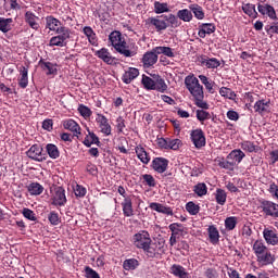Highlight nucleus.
I'll return each mask as SVG.
<instances>
[{"instance_id": "1", "label": "nucleus", "mask_w": 278, "mask_h": 278, "mask_svg": "<svg viewBox=\"0 0 278 278\" xmlns=\"http://www.w3.org/2000/svg\"><path fill=\"white\" fill-rule=\"evenodd\" d=\"M185 86L187 90H189L191 97H193L197 108H201L202 110H210V104L203 101L205 94L203 92L201 83H199V78H197L194 75L186 76Z\"/></svg>"}, {"instance_id": "2", "label": "nucleus", "mask_w": 278, "mask_h": 278, "mask_svg": "<svg viewBox=\"0 0 278 278\" xmlns=\"http://www.w3.org/2000/svg\"><path fill=\"white\" fill-rule=\"evenodd\" d=\"M109 40L115 51L121 53V55H124V58H134V55L138 53V49L135 47L131 48V46H127V41H125L123 34H121L118 30L112 31L109 35Z\"/></svg>"}, {"instance_id": "3", "label": "nucleus", "mask_w": 278, "mask_h": 278, "mask_svg": "<svg viewBox=\"0 0 278 278\" xmlns=\"http://www.w3.org/2000/svg\"><path fill=\"white\" fill-rule=\"evenodd\" d=\"M50 201L54 207H64L67 203L66 190L62 187H53L50 189Z\"/></svg>"}, {"instance_id": "4", "label": "nucleus", "mask_w": 278, "mask_h": 278, "mask_svg": "<svg viewBox=\"0 0 278 278\" xmlns=\"http://www.w3.org/2000/svg\"><path fill=\"white\" fill-rule=\"evenodd\" d=\"M58 36L50 39V47H66V40L71 38V29L62 26Z\"/></svg>"}, {"instance_id": "5", "label": "nucleus", "mask_w": 278, "mask_h": 278, "mask_svg": "<svg viewBox=\"0 0 278 278\" xmlns=\"http://www.w3.org/2000/svg\"><path fill=\"white\" fill-rule=\"evenodd\" d=\"M253 250L255 255L257 256L258 262L263 264H271L273 263V255L268 252V248L264 244H254Z\"/></svg>"}, {"instance_id": "6", "label": "nucleus", "mask_w": 278, "mask_h": 278, "mask_svg": "<svg viewBox=\"0 0 278 278\" xmlns=\"http://www.w3.org/2000/svg\"><path fill=\"white\" fill-rule=\"evenodd\" d=\"M26 155L35 162H45V160H47V153H45L40 144H33L26 152Z\"/></svg>"}, {"instance_id": "7", "label": "nucleus", "mask_w": 278, "mask_h": 278, "mask_svg": "<svg viewBox=\"0 0 278 278\" xmlns=\"http://www.w3.org/2000/svg\"><path fill=\"white\" fill-rule=\"evenodd\" d=\"M146 25H149V27H153L156 31H164L168 29V23L164 18V15L149 17L146 21Z\"/></svg>"}, {"instance_id": "8", "label": "nucleus", "mask_w": 278, "mask_h": 278, "mask_svg": "<svg viewBox=\"0 0 278 278\" xmlns=\"http://www.w3.org/2000/svg\"><path fill=\"white\" fill-rule=\"evenodd\" d=\"M260 208L262 210L263 214L266 216H271V218H278V204L268 201V200H262L260 204Z\"/></svg>"}, {"instance_id": "9", "label": "nucleus", "mask_w": 278, "mask_h": 278, "mask_svg": "<svg viewBox=\"0 0 278 278\" xmlns=\"http://www.w3.org/2000/svg\"><path fill=\"white\" fill-rule=\"evenodd\" d=\"M190 136L195 149H202V147H205V135L202 129L192 130Z\"/></svg>"}, {"instance_id": "10", "label": "nucleus", "mask_w": 278, "mask_h": 278, "mask_svg": "<svg viewBox=\"0 0 278 278\" xmlns=\"http://www.w3.org/2000/svg\"><path fill=\"white\" fill-rule=\"evenodd\" d=\"M96 121L99 125L101 134H104V136L112 135V126L110 125L108 117H105L104 115L98 114Z\"/></svg>"}, {"instance_id": "11", "label": "nucleus", "mask_w": 278, "mask_h": 278, "mask_svg": "<svg viewBox=\"0 0 278 278\" xmlns=\"http://www.w3.org/2000/svg\"><path fill=\"white\" fill-rule=\"evenodd\" d=\"M254 111L260 114L261 116H264V114H269L270 112V100H257L254 103Z\"/></svg>"}, {"instance_id": "12", "label": "nucleus", "mask_w": 278, "mask_h": 278, "mask_svg": "<svg viewBox=\"0 0 278 278\" xmlns=\"http://www.w3.org/2000/svg\"><path fill=\"white\" fill-rule=\"evenodd\" d=\"M257 10L263 16H268L269 18H271V21H276L277 12L275 11V8L273 5L267 3L258 4Z\"/></svg>"}, {"instance_id": "13", "label": "nucleus", "mask_w": 278, "mask_h": 278, "mask_svg": "<svg viewBox=\"0 0 278 278\" xmlns=\"http://www.w3.org/2000/svg\"><path fill=\"white\" fill-rule=\"evenodd\" d=\"M263 238L265 239L267 244H278L277 229L270 227L264 228Z\"/></svg>"}, {"instance_id": "14", "label": "nucleus", "mask_w": 278, "mask_h": 278, "mask_svg": "<svg viewBox=\"0 0 278 278\" xmlns=\"http://www.w3.org/2000/svg\"><path fill=\"white\" fill-rule=\"evenodd\" d=\"M60 20L55 18L53 15H48L46 17V29L50 31H55V34L60 33L63 26Z\"/></svg>"}, {"instance_id": "15", "label": "nucleus", "mask_w": 278, "mask_h": 278, "mask_svg": "<svg viewBox=\"0 0 278 278\" xmlns=\"http://www.w3.org/2000/svg\"><path fill=\"white\" fill-rule=\"evenodd\" d=\"M142 64L144 68H151L154 64H157V53L155 50L146 52L142 56Z\"/></svg>"}, {"instance_id": "16", "label": "nucleus", "mask_w": 278, "mask_h": 278, "mask_svg": "<svg viewBox=\"0 0 278 278\" xmlns=\"http://www.w3.org/2000/svg\"><path fill=\"white\" fill-rule=\"evenodd\" d=\"M132 242L137 244H151V235L147 230H141L134 235Z\"/></svg>"}, {"instance_id": "17", "label": "nucleus", "mask_w": 278, "mask_h": 278, "mask_svg": "<svg viewBox=\"0 0 278 278\" xmlns=\"http://www.w3.org/2000/svg\"><path fill=\"white\" fill-rule=\"evenodd\" d=\"M169 230L172 231L170 243L175 244L179 236L184 233V225L174 223L169 225Z\"/></svg>"}, {"instance_id": "18", "label": "nucleus", "mask_w": 278, "mask_h": 278, "mask_svg": "<svg viewBox=\"0 0 278 278\" xmlns=\"http://www.w3.org/2000/svg\"><path fill=\"white\" fill-rule=\"evenodd\" d=\"M152 168L156 173H166V168H168V160L163 157H156L152 162Z\"/></svg>"}, {"instance_id": "19", "label": "nucleus", "mask_w": 278, "mask_h": 278, "mask_svg": "<svg viewBox=\"0 0 278 278\" xmlns=\"http://www.w3.org/2000/svg\"><path fill=\"white\" fill-rule=\"evenodd\" d=\"M24 18L31 29H35V31L40 29V24H38V16H36V14H34L31 11H27L24 15Z\"/></svg>"}, {"instance_id": "20", "label": "nucleus", "mask_w": 278, "mask_h": 278, "mask_svg": "<svg viewBox=\"0 0 278 278\" xmlns=\"http://www.w3.org/2000/svg\"><path fill=\"white\" fill-rule=\"evenodd\" d=\"M97 58L102 60L105 64H114V56H112V53H110V50L108 48H102L96 52Z\"/></svg>"}, {"instance_id": "21", "label": "nucleus", "mask_w": 278, "mask_h": 278, "mask_svg": "<svg viewBox=\"0 0 278 278\" xmlns=\"http://www.w3.org/2000/svg\"><path fill=\"white\" fill-rule=\"evenodd\" d=\"M243 157H247V154L240 149H235L227 155V160H230L235 166H238Z\"/></svg>"}, {"instance_id": "22", "label": "nucleus", "mask_w": 278, "mask_h": 278, "mask_svg": "<svg viewBox=\"0 0 278 278\" xmlns=\"http://www.w3.org/2000/svg\"><path fill=\"white\" fill-rule=\"evenodd\" d=\"M149 207L154 212H159V214H166V216H173V208L168 206H164V204H160L157 202H151L149 204Z\"/></svg>"}, {"instance_id": "23", "label": "nucleus", "mask_w": 278, "mask_h": 278, "mask_svg": "<svg viewBox=\"0 0 278 278\" xmlns=\"http://www.w3.org/2000/svg\"><path fill=\"white\" fill-rule=\"evenodd\" d=\"M170 274L174 275V277L178 278H192L188 271H186V268L181 265L174 264L170 269Z\"/></svg>"}, {"instance_id": "24", "label": "nucleus", "mask_w": 278, "mask_h": 278, "mask_svg": "<svg viewBox=\"0 0 278 278\" xmlns=\"http://www.w3.org/2000/svg\"><path fill=\"white\" fill-rule=\"evenodd\" d=\"M64 129H68V131H72L74 136H79L81 134V127H79V124L75 122V119H66L63 122Z\"/></svg>"}, {"instance_id": "25", "label": "nucleus", "mask_w": 278, "mask_h": 278, "mask_svg": "<svg viewBox=\"0 0 278 278\" xmlns=\"http://www.w3.org/2000/svg\"><path fill=\"white\" fill-rule=\"evenodd\" d=\"M29 70L25 66L20 67V78H18V86L20 88H27L29 85V77H28Z\"/></svg>"}, {"instance_id": "26", "label": "nucleus", "mask_w": 278, "mask_h": 278, "mask_svg": "<svg viewBox=\"0 0 278 278\" xmlns=\"http://www.w3.org/2000/svg\"><path fill=\"white\" fill-rule=\"evenodd\" d=\"M140 75V72L136 67H129L128 71H126L122 77L124 84H131L136 77Z\"/></svg>"}, {"instance_id": "27", "label": "nucleus", "mask_w": 278, "mask_h": 278, "mask_svg": "<svg viewBox=\"0 0 278 278\" xmlns=\"http://www.w3.org/2000/svg\"><path fill=\"white\" fill-rule=\"evenodd\" d=\"M12 27H14V20H12V17H0V31H2V34L12 31Z\"/></svg>"}, {"instance_id": "28", "label": "nucleus", "mask_w": 278, "mask_h": 278, "mask_svg": "<svg viewBox=\"0 0 278 278\" xmlns=\"http://www.w3.org/2000/svg\"><path fill=\"white\" fill-rule=\"evenodd\" d=\"M135 153H136L138 160H140V162H142V164H149V162H151V157H149L147 150H144V148L142 146H137L135 148Z\"/></svg>"}, {"instance_id": "29", "label": "nucleus", "mask_w": 278, "mask_h": 278, "mask_svg": "<svg viewBox=\"0 0 278 278\" xmlns=\"http://www.w3.org/2000/svg\"><path fill=\"white\" fill-rule=\"evenodd\" d=\"M122 208L123 214L127 218H130V216H134V204L131 203V200L129 198H125L122 202Z\"/></svg>"}, {"instance_id": "30", "label": "nucleus", "mask_w": 278, "mask_h": 278, "mask_svg": "<svg viewBox=\"0 0 278 278\" xmlns=\"http://www.w3.org/2000/svg\"><path fill=\"white\" fill-rule=\"evenodd\" d=\"M154 51L155 53H157V55H166V58H175V55H177V52H175V49L170 47L160 46L154 48Z\"/></svg>"}, {"instance_id": "31", "label": "nucleus", "mask_w": 278, "mask_h": 278, "mask_svg": "<svg viewBox=\"0 0 278 278\" xmlns=\"http://www.w3.org/2000/svg\"><path fill=\"white\" fill-rule=\"evenodd\" d=\"M27 190L31 197H38L45 192V187L39 182H30L27 187Z\"/></svg>"}, {"instance_id": "32", "label": "nucleus", "mask_w": 278, "mask_h": 278, "mask_svg": "<svg viewBox=\"0 0 278 278\" xmlns=\"http://www.w3.org/2000/svg\"><path fill=\"white\" fill-rule=\"evenodd\" d=\"M189 10L198 18V21H203V18H205V11H203V7L193 3L189 5Z\"/></svg>"}, {"instance_id": "33", "label": "nucleus", "mask_w": 278, "mask_h": 278, "mask_svg": "<svg viewBox=\"0 0 278 278\" xmlns=\"http://www.w3.org/2000/svg\"><path fill=\"white\" fill-rule=\"evenodd\" d=\"M85 147H92V144H97V147H101V141L99 137L94 132H90L86 136L84 140Z\"/></svg>"}, {"instance_id": "34", "label": "nucleus", "mask_w": 278, "mask_h": 278, "mask_svg": "<svg viewBox=\"0 0 278 278\" xmlns=\"http://www.w3.org/2000/svg\"><path fill=\"white\" fill-rule=\"evenodd\" d=\"M201 64L206 68H218V66H220V61L216 58H203Z\"/></svg>"}, {"instance_id": "35", "label": "nucleus", "mask_w": 278, "mask_h": 278, "mask_svg": "<svg viewBox=\"0 0 278 278\" xmlns=\"http://www.w3.org/2000/svg\"><path fill=\"white\" fill-rule=\"evenodd\" d=\"M177 18H179V21H182L184 23H190V21H192L193 18L192 11L190 9L179 10L177 12Z\"/></svg>"}, {"instance_id": "36", "label": "nucleus", "mask_w": 278, "mask_h": 278, "mask_svg": "<svg viewBox=\"0 0 278 278\" xmlns=\"http://www.w3.org/2000/svg\"><path fill=\"white\" fill-rule=\"evenodd\" d=\"M156 245H151V244H140L137 245L138 249H142L143 253H146V255H148L149 257H155V255H157V249H155Z\"/></svg>"}, {"instance_id": "37", "label": "nucleus", "mask_w": 278, "mask_h": 278, "mask_svg": "<svg viewBox=\"0 0 278 278\" xmlns=\"http://www.w3.org/2000/svg\"><path fill=\"white\" fill-rule=\"evenodd\" d=\"M154 90L157 92H166V90H168V85H166V81L162 77L156 76L154 80Z\"/></svg>"}, {"instance_id": "38", "label": "nucleus", "mask_w": 278, "mask_h": 278, "mask_svg": "<svg viewBox=\"0 0 278 278\" xmlns=\"http://www.w3.org/2000/svg\"><path fill=\"white\" fill-rule=\"evenodd\" d=\"M46 151H47L49 157H51V160H58V157H60V150L58 149V146H55V144L48 143L46 146Z\"/></svg>"}, {"instance_id": "39", "label": "nucleus", "mask_w": 278, "mask_h": 278, "mask_svg": "<svg viewBox=\"0 0 278 278\" xmlns=\"http://www.w3.org/2000/svg\"><path fill=\"white\" fill-rule=\"evenodd\" d=\"M83 31H84L85 36H87L88 41L90 42V45H97V34L94 33L92 27L85 26L83 28Z\"/></svg>"}, {"instance_id": "40", "label": "nucleus", "mask_w": 278, "mask_h": 278, "mask_svg": "<svg viewBox=\"0 0 278 278\" xmlns=\"http://www.w3.org/2000/svg\"><path fill=\"white\" fill-rule=\"evenodd\" d=\"M163 18H165V22L167 25H170L173 28L179 27L181 25V22H179V17L175 14H168V15H163Z\"/></svg>"}, {"instance_id": "41", "label": "nucleus", "mask_w": 278, "mask_h": 278, "mask_svg": "<svg viewBox=\"0 0 278 278\" xmlns=\"http://www.w3.org/2000/svg\"><path fill=\"white\" fill-rule=\"evenodd\" d=\"M138 266H140V262H138L136 258H128L123 263L124 270H136Z\"/></svg>"}, {"instance_id": "42", "label": "nucleus", "mask_w": 278, "mask_h": 278, "mask_svg": "<svg viewBox=\"0 0 278 278\" xmlns=\"http://www.w3.org/2000/svg\"><path fill=\"white\" fill-rule=\"evenodd\" d=\"M154 12L155 14H164L166 12H170V9L168 8V3L166 2H154Z\"/></svg>"}, {"instance_id": "43", "label": "nucleus", "mask_w": 278, "mask_h": 278, "mask_svg": "<svg viewBox=\"0 0 278 278\" xmlns=\"http://www.w3.org/2000/svg\"><path fill=\"white\" fill-rule=\"evenodd\" d=\"M41 68L46 72V75H55L58 73V65L51 62L41 63Z\"/></svg>"}, {"instance_id": "44", "label": "nucleus", "mask_w": 278, "mask_h": 278, "mask_svg": "<svg viewBox=\"0 0 278 278\" xmlns=\"http://www.w3.org/2000/svg\"><path fill=\"white\" fill-rule=\"evenodd\" d=\"M141 84L146 90H155V80L147 75L142 76Z\"/></svg>"}, {"instance_id": "45", "label": "nucleus", "mask_w": 278, "mask_h": 278, "mask_svg": "<svg viewBox=\"0 0 278 278\" xmlns=\"http://www.w3.org/2000/svg\"><path fill=\"white\" fill-rule=\"evenodd\" d=\"M241 149L242 151H247L248 153H257V146L253 143L252 141H242L241 142Z\"/></svg>"}, {"instance_id": "46", "label": "nucleus", "mask_w": 278, "mask_h": 278, "mask_svg": "<svg viewBox=\"0 0 278 278\" xmlns=\"http://www.w3.org/2000/svg\"><path fill=\"white\" fill-rule=\"evenodd\" d=\"M193 192H195L198 197H205V194H207V185H205V182H199L193 187Z\"/></svg>"}, {"instance_id": "47", "label": "nucleus", "mask_w": 278, "mask_h": 278, "mask_svg": "<svg viewBox=\"0 0 278 278\" xmlns=\"http://www.w3.org/2000/svg\"><path fill=\"white\" fill-rule=\"evenodd\" d=\"M216 203L218 205H225L227 203V192L223 189H217L215 193Z\"/></svg>"}, {"instance_id": "48", "label": "nucleus", "mask_w": 278, "mask_h": 278, "mask_svg": "<svg viewBox=\"0 0 278 278\" xmlns=\"http://www.w3.org/2000/svg\"><path fill=\"white\" fill-rule=\"evenodd\" d=\"M242 10L244 14H247L248 16H252V18H255V16H257L255 4H251V3L243 4Z\"/></svg>"}, {"instance_id": "49", "label": "nucleus", "mask_w": 278, "mask_h": 278, "mask_svg": "<svg viewBox=\"0 0 278 278\" xmlns=\"http://www.w3.org/2000/svg\"><path fill=\"white\" fill-rule=\"evenodd\" d=\"M219 94L220 97H224L225 99H230L231 101L236 99V92H233V90L227 87H222L219 89Z\"/></svg>"}, {"instance_id": "50", "label": "nucleus", "mask_w": 278, "mask_h": 278, "mask_svg": "<svg viewBox=\"0 0 278 278\" xmlns=\"http://www.w3.org/2000/svg\"><path fill=\"white\" fill-rule=\"evenodd\" d=\"M208 238L213 243L218 242V238H220V235L218 232V229L215 226L208 227Z\"/></svg>"}, {"instance_id": "51", "label": "nucleus", "mask_w": 278, "mask_h": 278, "mask_svg": "<svg viewBox=\"0 0 278 278\" xmlns=\"http://www.w3.org/2000/svg\"><path fill=\"white\" fill-rule=\"evenodd\" d=\"M236 225H238V218L228 217L225 219V227L228 231H233V229H236Z\"/></svg>"}, {"instance_id": "52", "label": "nucleus", "mask_w": 278, "mask_h": 278, "mask_svg": "<svg viewBox=\"0 0 278 278\" xmlns=\"http://www.w3.org/2000/svg\"><path fill=\"white\" fill-rule=\"evenodd\" d=\"M187 212L191 214V216H197V214L200 212L201 207L199 205L194 204V202H188L186 205Z\"/></svg>"}, {"instance_id": "53", "label": "nucleus", "mask_w": 278, "mask_h": 278, "mask_svg": "<svg viewBox=\"0 0 278 278\" xmlns=\"http://www.w3.org/2000/svg\"><path fill=\"white\" fill-rule=\"evenodd\" d=\"M197 118H198V121L203 123V121H210V118H212V115L207 111L198 110L197 111Z\"/></svg>"}, {"instance_id": "54", "label": "nucleus", "mask_w": 278, "mask_h": 278, "mask_svg": "<svg viewBox=\"0 0 278 278\" xmlns=\"http://www.w3.org/2000/svg\"><path fill=\"white\" fill-rule=\"evenodd\" d=\"M179 147H181V140L168 139L167 149H172V151H178Z\"/></svg>"}, {"instance_id": "55", "label": "nucleus", "mask_w": 278, "mask_h": 278, "mask_svg": "<svg viewBox=\"0 0 278 278\" xmlns=\"http://www.w3.org/2000/svg\"><path fill=\"white\" fill-rule=\"evenodd\" d=\"M78 112L81 116H84V118H90V116H92V111H90L88 106L83 104L78 106Z\"/></svg>"}, {"instance_id": "56", "label": "nucleus", "mask_w": 278, "mask_h": 278, "mask_svg": "<svg viewBox=\"0 0 278 278\" xmlns=\"http://www.w3.org/2000/svg\"><path fill=\"white\" fill-rule=\"evenodd\" d=\"M22 214L24 218H27L28 220H33V222L37 220L36 213H34V211L29 208H23Z\"/></svg>"}, {"instance_id": "57", "label": "nucleus", "mask_w": 278, "mask_h": 278, "mask_svg": "<svg viewBox=\"0 0 278 278\" xmlns=\"http://www.w3.org/2000/svg\"><path fill=\"white\" fill-rule=\"evenodd\" d=\"M85 275L87 278H101L99 276V273H97L94 269H92L90 266L85 267Z\"/></svg>"}, {"instance_id": "58", "label": "nucleus", "mask_w": 278, "mask_h": 278, "mask_svg": "<svg viewBox=\"0 0 278 278\" xmlns=\"http://www.w3.org/2000/svg\"><path fill=\"white\" fill-rule=\"evenodd\" d=\"M75 195L79 197V198H84L86 197V188L81 185H76L75 189H74Z\"/></svg>"}, {"instance_id": "59", "label": "nucleus", "mask_w": 278, "mask_h": 278, "mask_svg": "<svg viewBox=\"0 0 278 278\" xmlns=\"http://www.w3.org/2000/svg\"><path fill=\"white\" fill-rule=\"evenodd\" d=\"M220 168H225L226 170H233V166H236L231 160L226 159V161L219 162Z\"/></svg>"}, {"instance_id": "60", "label": "nucleus", "mask_w": 278, "mask_h": 278, "mask_svg": "<svg viewBox=\"0 0 278 278\" xmlns=\"http://www.w3.org/2000/svg\"><path fill=\"white\" fill-rule=\"evenodd\" d=\"M142 178H143V181L147 184V186H149L150 188H155V178H153L149 174H144Z\"/></svg>"}, {"instance_id": "61", "label": "nucleus", "mask_w": 278, "mask_h": 278, "mask_svg": "<svg viewBox=\"0 0 278 278\" xmlns=\"http://www.w3.org/2000/svg\"><path fill=\"white\" fill-rule=\"evenodd\" d=\"M49 222L51 225H60V215L55 212H51L48 216Z\"/></svg>"}, {"instance_id": "62", "label": "nucleus", "mask_w": 278, "mask_h": 278, "mask_svg": "<svg viewBox=\"0 0 278 278\" xmlns=\"http://www.w3.org/2000/svg\"><path fill=\"white\" fill-rule=\"evenodd\" d=\"M202 29L204 30V33L210 35L216 31V26L214 24H202Z\"/></svg>"}, {"instance_id": "63", "label": "nucleus", "mask_w": 278, "mask_h": 278, "mask_svg": "<svg viewBox=\"0 0 278 278\" xmlns=\"http://www.w3.org/2000/svg\"><path fill=\"white\" fill-rule=\"evenodd\" d=\"M87 173L89 175H92L93 177L97 176V173H99V169L97 168V165L89 163L86 167Z\"/></svg>"}, {"instance_id": "64", "label": "nucleus", "mask_w": 278, "mask_h": 278, "mask_svg": "<svg viewBox=\"0 0 278 278\" xmlns=\"http://www.w3.org/2000/svg\"><path fill=\"white\" fill-rule=\"evenodd\" d=\"M116 127L119 134H122L123 129H125V119L123 118V116L117 117Z\"/></svg>"}]
</instances>
